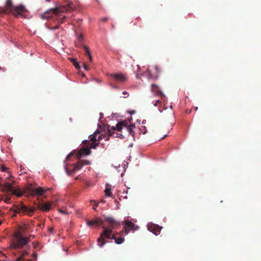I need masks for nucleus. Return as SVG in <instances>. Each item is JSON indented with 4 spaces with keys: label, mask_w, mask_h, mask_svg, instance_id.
<instances>
[{
    "label": "nucleus",
    "mask_w": 261,
    "mask_h": 261,
    "mask_svg": "<svg viewBox=\"0 0 261 261\" xmlns=\"http://www.w3.org/2000/svg\"><path fill=\"white\" fill-rule=\"evenodd\" d=\"M10 200V198H7L5 199L4 201L6 203H9V201Z\"/></svg>",
    "instance_id": "obj_32"
},
{
    "label": "nucleus",
    "mask_w": 261,
    "mask_h": 261,
    "mask_svg": "<svg viewBox=\"0 0 261 261\" xmlns=\"http://www.w3.org/2000/svg\"><path fill=\"white\" fill-rule=\"evenodd\" d=\"M59 211L60 213H63V214H67V212H66L65 211H64V210H61V209H60L59 210Z\"/></svg>",
    "instance_id": "obj_29"
},
{
    "label": "nucleus",
    "mask_w": 261,
    "mask_h": 261,
    "mask_svg": "<svg viewBox=\"0 0 261 261\" xmlns=\"http://www.w3.org/2000/svg\"><path fill=\"white\" fill-rule=\"evenodd\" d=\"M147 227L148 230L153 232L155 235H158L160 233L161 230L162 228V227L153 223L148 224L147 225Z\"/></svg>",
    "instance_id": "obj_14"
},
{
    "label": "nucleus",
    "mask_w": 261,
    "mask_h": 261,
    "mask_svg": "<svg viewBox=\"0 0 261 261\" xmlns=\"http://www.w3.org/2000/svg\"><path fill=\"white\" fill-rule=\"evenodd\" d=\"M33 245H34V247L36 248L38 245V242H36V243L34 242Z\"/></svg>",
    "instance_id": "obj_37"
},
{
    "label": "nucleus",
    "mask_w": 261,
    "mask_h": 261,
    "mask_svg": "<svg viewBox=\"0 0 261 261\" xmlns=\"http://www.w3.org/2000/svg\"><path fill=\"white\" fill-rule=\"evenodd\" d=\"M5 190L8 192H12V194L16 195L18 197H21L24 194V192H21L19 189H14L13 186L9 182H6L4 186Z\"/></svg>",
    "instance_id": "obj_10"
},
{
    "label": "nucleus",
    "mask_w": 261,
    "mask_h": 261,
    "mask_svg": "<svg viewBox=\"0 0 261 261\" xmlns=\"http://www.w3.org/2000/svg\"><path fill=\"white\" fill-rule=\"evenodd\" d=\"M110 76L118 83H123L126 81V77L121 73H113Z\"/></svg>",
    "instance_id": "obj_15"
},
{
    "label": "nucleus",
    "mask_w": 261,
    "mask_h": 261,
    "mask_svg": "<svg viewBox=\"0 0 261 261\" xmlns=\"http://www.w3.org/2000/svg\"><path fill=\"white\" fill-rule=\"evenodd\" d=\"M125 231L126 233L130 230H136L139 228L138 226H136L133 223L129 221H125Z\"/></svg>",
    "instance_id": "obj_16"
},
{
    "label": "nucleus",
    "mask_w": 261,
    "mask_h": 261,
    "mask_svg": "<svg viewBox=\"0 0 261 261\" xmlns=\"http://www.w3.org/2000/svg\"><path fill=\"white\" fill-rule=\"evenodd\" d=\"M108 20V17H103L101 19V20L103 22H106Z\"/></svg>",
    "instance_id": "obj_28"
},
{
    "label": "nucleus",
    "mask_w": 261,
    "mask_h": 261,
    "mask_svg": "<svg viewBox=\"0 0 261 261\" xmlns=\"http://www.w3.org/2000/svg\"><path fill=\"white\" fill-rule=\"evenodd\" d=\"M116 129L118 132H120L123 128H125L130 135H132L133 136H134L133 129L135 128L134 125L131 124L128 125L127 122L124 121L118 122L116 125Z\"/></svg>",
    "instance_id": "obj_8"
},
{
    "label": "nucleus",
    "mask_w": 261,
    "mask_h": 261,
    "mask_svg": "<svg viewBox=\"0 0 261 261\" xmlns=\"http://www.w3.org/2000/svg\"><path fill=\"white\" fill-rule=\"evenodd\" d=\"M106 221L108 223V226L102 227L103 231L97 239L98 246L102 247L107 243L105 238L114 239L117 244H121L124 240V238L122 237L117 238L115 233L112 235V230L117 229L120 226V222L116 221L112 217H106Z\"/></svg>",
    "instance_id": "obj_1"
},
{
    "label": "nucleus",
    "mask_w": 261,
    "mask_h": 261,
    "mask_svg": "<svg viewBox=\"0 0 261 261\" xmlns=\"http://www.w3.org/2000/svg\"><path fill=\"white\" fill-rule=\"evenodd\" d=\"M84 48L85 49V54H86V55L88 56L89 55H90V50L88 48V47L86 46V45H84L83 46Z\"/></svg>",
    "instance_id": "obj_23"
},
{
    "label": "nucleus",
    "mask_w": 261,
    "mask_h": 261,
    "mask_svg": "<svg viewBox=\"0 0 261 261\" xmlns=\"http://www.w3.org/2000/svg\"><path fill=\"white\" fill-rule=\"evenodd\" d=\"M105 192V194L106 196H112L111 189L106 187Z\"/></svg>",
    "instance_id": "obj_21"
},
{
    "label": "nucleus",
    "mask_w": 261,
    "mask_h": 261,
    "mask_svg": "<svg viewBox=\"0 0 261 261\" xmlns=\"http://www.w3.org/2000/svg\"><path fill=\"white\" fill-rule=\"evenodd\" d=\"M90 162L88 160H81L79 161L76 164L73 165V168L72 169H69L67 167H65L66 173L68 175L72 174L76 171L80 170L84 165H90Z\"/></svg>",
    "instance_id": "obj_7"
},
{
    "label": "nucleus",
    "mask_w": 261,
    "mask_h": 261,
    "mask_svg": "<svg viewBox=\"0 0 261 261\" xmlns=\"http://www.w3.org/2000/svg\"><path fill=\"white\" fill-rule=\"evenodd\" d=\"M88 58H89V60H90L91 62H92V56L91 55V54H90V55H88Z\"/></svg>",
    "instance_id": "obj_33"
},
{
    "label": "nucleus",
    "mask_w": 261,
    "mask_h": 261,
    "mask_svg": "<svg viewBox=\"0 0 261 261\" xmlns=\"http://www.w3.org/2000/svg\"><path fill=\"white\" fill-rule=\"evenodd\" d=\"M194 109L195 111H197L198 110V107H194Z\"/></svg>",
    "instance_id": "obj_40"
},
{
    "label": "nucleus",
    "mask_w": 261,
    "mask_h": 261,
    "mask_svg": "<svg viewBox=\"0 0 261 261\" xmlns=\"http://www.w3.org/2000/svg\"><path fill=\"white\" fill-rule=\"evenodd\" d=\"M69 60L72 63L73 65L76 69H79L80 68V66L79 63L76 61V59L74 58H70Z\"/></svg>",
    "instance_id": "obj_20"
},
{
    "label": "nucleus",
    "mask_w": 261,
    "mask_h": 261,
    "mask_svg": "<svg viewBox=\"0 0 261 261\" xmlns=\"http://www.w3.org/2000/svg\"><path fill=\"white\" fill-rule=\"evenodd\" d=\"M28 242L27 238L22 237L19 234H15L12 242L11 248L13 249H21L27 245Z\"/></svg>",
    "instance_id": "obj_5"
},
{
    "label": "nucleus",
    "mask_w": 261,
    "mask_h": 261,
    "mask_svg": "<svg viewBox=\"0 0 261 261\" xmlns=\"http://www.w3.org/2000/svg\"><path fill=\"white\" fill-rule=\"evenodd\" d=\"M35 238V236L34 235H30V237L29 238H27L28 240L29 239H34Z\"/></svg>",
    "instance_id": "obj_35"
},
{
    "label": "nucleus",
    "mask_w": 261,
    "mask_h": 261,
    "mask_svg": "<svg viewBox=\"0 0 261 261\" xmlns=\"http://www.w3.org/2000/svg\"><path fill=\"white\" fill-rule=\"evenodd\" d=\"M151 91L155 95H160L161 96H165L163 92L160 90L159 86L155 84L151 85Z\"/></svg>",
    "instance_id": "obj_18"
},
{
    "label": "nucleus",
    "mask_w": 261,
    "mask_h": 261,
    "mask_svg": "<svg viewBox=\"0 0 261 261\" xmlns=\"http://www.w3.org/2000/svg\"><path fill=\"white\" fill-rule=\"evenodd\" d=\"M28 261H32V259H29Z\"/></svg>",
    "instance_id": "obj_46"
},
{
    "label": "nucleus",
    "mask_w": 261,
    "mask_h": 261,
    "mask_svg": "<svg viewBox=\"0 0 261 261\" xmlns=\"http://www.w3.org/2000/svg\"><path fill=\"white\" fill-rule=\"evenodd\" d=\"M122 94L124 95V97L125 98L127 97L128 96V93L126 91L123 92Z\"/></svg>",
    "instance_id": "obj_26"
},
{
    "label": "nucleus",
    "mask_w": 261,
    "mask_h": 261,
    "mask_svg": "<svg viewBox=\"0 0 261 261\" xmlns=\"http://www.w3.org/2000/svg\"><path fill=\"white\" fill-rule=\"evenodd\" d=\"M98 203H96L94 205V206H93V208L95 210H96V208L98 206Z\"/></svg>",
    "instance_id": "obj_36"
},
{
    "label": "nucleus",
    "mask_w": 261,
    "mask_h": 261,
    "mask_svg": "<svg viewBox=\"0 0 261 261\" xmlns=\"http://www.w3.org/2000/svg\"><path fill=\"white\" fill-rule=\"evenodd\" d=\"M95 202V203L96 202H95V201H94V200H91V202Z\"/></svg>",
    "instance_id": "obj_42"
},
{
    "label": "nucleus",
    "mask_w": 261,
    "mask_h": 261,
    "mask_svg": "<svg viewBox=\"0 0 261 261\" xmlns=\"http://www.w3.org/2000/svg\"><path fill=\"white\" fill-rule=\"evenodd\" d=\"M100 135H99H99H97L96 136V138H98V136H100Z\"/></svg>",
    "instance_id": "obj_41"
},
{
    "label": "nucleus",
    "mask_w": 261,
    "mask_h": 261,
    "mask_svg": "<svg viewBox=\"0 0 261 261\" xmlns=\"http://www.w3.org/2000/svg\"><path fill=\"white\" fill-rule=\"evenodd\" d=\"M28 254V252H27V251H23V252H22V254H21V256H20V257H18L17 259H19V258H20V261H22V260L23 259V257H24L25 255H27V254Z\"/></svg>",
    "instance_id": "obj_22"
},
{
    "label": "nucleus",
    "mask_w": 261,
    "mask_h": 261,
    "mask_svg": "<svg viewBox=\"0 0 261 261\" xmlns=\"http://www.w3.org/2000/svg\"><path fill=\"white\" fill-rule=\"evenodd\" d=\"M101 202H105V201H103V200H101Z\"/></svg>",
    "instance_id": "obj_44"
},
{
    "label": "nucleus",
    "mask_w": 261,
    "mask_h": 261,
    "mask_svg": "<svg viewBox=\"0 0 261 261\" xmlns=\"http://www.w3.org/2000/svg\"><path fill=\"white\" fill-rule=\"evenodd\" d=\"M28 191L29 194L32 196H41L43 194L46 190L41 187H38L37 188H29L28 189Z\"/></svg>",
    "instance_id": "obj_12"
},
{
    "label": "nucleus",
    "mask_w": 261,
    "mask_h": 261,
    "mask_svg": "<svg viewBox=\"0 0 261 261\" xmlns=\"http://www.w3.org/2000/svg\"><path fill=\"white\" fill-rule=\"evenodd\" d=\"M91 153L90 148L88 147H82L79 150V154L80 155H89Z\"/></svg>",
    "instance_id": "obj_19"
},
{
    "label": "nucleus",
    "mask_w": 261,
    "mask_h": 261,
    "mask_svg": "<svg viewBox=\"0 0 261 261\" xmlns=\"http://www.w3.org/2000/svg\"><path fill=\"white\" fill-rule=\"evenodd\" d=\"M11 210L15 213L22 215L27 214L29 216H31L35 212L36 209L34 207H28L23 203L20 202L17 204L14 205Z\"/></svg>",
    "instance_id": "obj_4"
},
{
    "label": "nucleus",
    "mask_w": 261,
    "mask_h": 261,
    "mask_svg": "<svg viewBox=\"0 0 261 261\" xmlns=\"http://www.w3.org/2000/svg\"><path fill=\"white\" fill-rule=\"evenodd\" d=\"M51 205L49 202H46L43 204L38 203L37 204V208L42 210L43 212H48L50 210Z\"/></svg>",
    "instance_id": "obj_17"
},
{
    "label": "nucleus",
    "mask_w": 261,
    "mask_h": 261,
    "mask_svg": "<svg viewBox=\"0 0 261 261\" xmlns=\"http://www.w3.org/2000/svg\"><path fill=\"white\" fill-rule=\"evenodd\" d=\"M9 170V168L5 167L4 166H2V171L7 172Z\"/></svg>",
    "instance_id": "obj_25"
},
{
    "label": "nucleus",
    "mask_w": 261,
    "mask_h": 261,
    "mask_svg": "<svg viewBox=\"0 0 261 261\" xmlns=\"http://www.w3.org/2000/svg\"><path fill=\"white\" fill-rule=\"evenodd\" d=\"M161 72V70L158 65L153 66L152 69L149 68L147 69L148 75L150 79H158Z\"/></svg>",
    "instance_id": "obj_9"
},
{
    "label": "nucleus",
    "mask_w": 261,
    "mask_h": 261,
    "mask_svg": "<svg viewBox=\"0 0 261 261\" xmlns=\"http://www.w3.org/2000/svg\"><path fill=\"white\" fill-rule=\"evenodd\" d=\"M25 12H27V9L24 6L19 5L14 6L12 0H7L5 7H0V14L11 13L15 16L18 17L22 16Z\"/></svg>",
    "instance_id": "obj_2"
},
{
    "label": "nucleus",
    "mask_w": 261,
    "mask_h": 261,
    "mask_svg": "<svg viewBox=\"0 0 261 261\" xmlns=\"http://www.w3.org/2000/svg\"><path fill=\"white\" fill-rule=\"evenodd\" d=\"M58 27H59V26H58V25H57V26H56L55 28H52L51 29H52V30H55V29H58Z\"/></svg>",
    "instance_id": "obj_38"
},
{
    "label": "nucleus",
    "mask_w": 261,
    "mask_h": 261,
    "mask_svg": "<svg viewBox=\"0 0 261 261\" xmlns=\"http://www.w3.org/2000/svg\"><path fill=\"white\" fill-rule=\"evenodd\" d=\"M37 253H34L32 254V257H33V258H34L36 260V259H37Z\"/></svg>",
    "instance_id": "obj_30"
},
{
    "label": "nucleus",
    "mask_w": 261,
    "mask_h": 261,
    "mask_svg": "<svg viewBox=\"0 0 261 261\" xmlns=\"http://www.w3.org/2000/svg\"><path fill=\"white\" fill-rule=\"evenodd\" d=\"M75 7L72 2H69L66 6L56 7L51 9L40 15L42 19H47L51 17L53 14L57 15L60 13L68 12L73 10Z\"/></svg>",
    "instance_id": "obj_3"
},
{
    "label": "nucleus",
    "mask_w": 261,
    "mask_h": 261,
    "mask_svg": "<svg viewBox=\"0 0 261 261\" xmlns=\"http://www.w3.org/2000/svg\"><path fill=\"white\" fill-rule=\"evenodd\" d=\"M100 131L96 130L94 132V133L91 135H90L89 138L90 140L92 142L90 144V148H96L97 146L98 145V143H96V142H99L102 138H106L107 136L105 134H101L99 136L98 138H96V136L100 134Z\"/></svg>",
    "instance_id": "obj_6"
},
{
    "label": "nucleus",
    "mask_w": 261,
    "mask_h": 261,
    "mask_svg": "<svg viewBox=\"0 0 261 261\" xmlns=\"http://www.w3.org/2000/svg\"><path fill=\"white\" fill-rule=\"evenodd\" d=\"M117 127L112 126L111 128H110V126H108L107 127V132L105 134L107 136L106 140H108L110 136H113L115 138L119 137L121 139H122L123 138V136L122 134L119 133H116V136H114L115 134V130H117Z\"/></svg>",
    "instance_id": "obj_11"
},
{
    "label": "nucleus",
    "mask_w": 261,
    "mask_h": 261,
    "mask_svg": "<svg viewBox=\"0 0 261 261\" xmlns=\"http://www.w3.org/2000/svg\"><path fill=\"white\" fill-rule=\"evenodd\" d=\"M87 224L88 226H90L94 225L97 226L102 225V227L105 226V225H108V223L106 221V218L105 219H102L101 218H97L94 220L87 221Z\"/></svg>",
    "instance_id": "obj_13"
},
{
    "label": "nucleus",
    "mask_w": 261,
    "mask_h": 261,
    "mask_svg": "<svg viewBox=\"0 0 261 261\" xmlns=\"http://www.w3.org/2000/svg\"><path fill=\"white\" fill-rule=\"evenodd\" d=\"M83 38V36L82 35H81L79 37V40H81Z\"/></svg>",
    "instance_id": "obj_39"
},
{
    "label": "nucleus",
    "mask_w": 261,
    "mask_h": 261,
    "mask_svg": "<svg viewBox=\"0 0 261 261\" xmlns=\"http://www.w3.org/2000/svg\"><path fill=\"white\" fill-rule=\"evenodd\" d=\"M97 3H99L98 0H96Z\"/></svg>",
    "instance_id": "obj_47"
},
{
    "label": "nucleus",
    "mask_w": 261,
    "mask_h": 261,
    "mask_svg": "<svg viewBox=\"0 0 261 261\" xmlns=\"http://www.w3.org/2000/svg\"><path fill=\"white\" fill-rule=\"evenodd\" d=\"M142 128H140L141 132L143 133V134H145L147 132V130L145 126H142Z\"/></svg>",
    "instance_id": "obj_24"
},
{
    "label": "nucleus",
    "mask_w": 261,
    "mask_h": 261,
    "mask_svg": "<svg viewBox=\"0 0 261 261\" xmlns=\"http://www.w3.org/2000/svg\"><path fill=\"white\" fill-rule=\"evenodd\" d=\"M84 67L85 69H86V70H88L89 69L88 66L86 64H84Z\"/></svg>",
    "instance_id": "obj_34"
},
{
    "label": "nucleus",
    "mask_w": 261,
    "mask_h": 261,
    "mask_svg": "<svg viewBox=\"0 0 261 261\" xmlns=\"http://www.w3.org/2000/svg\"><path fill=\"white\" fill-rule=\"evenodd\" d=\"M166 136H167V135H165L164 137L162 138V139L164 138Z\"/></svg>",
    "instance_id": "obj_43"
},
{
    "label": "nucleus",
    "mask_w": 261,
    "mask_h": 261,
    "mask_svg": "<svg viewBox=\"0 0 261 261\" xmlns=\"http://www.w3.org/2000/svg\"><path fill=\"white\" fill-rule=\"evenodd\" d=\"M2 224V221H0V225Z\"/></svg>",
    "instance_id": "obj_45"
},
{
    "label": "nucleus",
    "mask_w": 261,
    "mask_h": 261,
    "mask_svg": "<svg viewBox=\"0 0 261 261\" xmlns=\"http://www.w3.org/2000/svg\"><path fill=\"white\" fill-rule=\"evenodd\" d=\"M159 103H160V101L159 100H156L154 105V106H157Z\"/></svg>",
    "instance_id": "obj_31"
},
{
    "label": "nucleus",
    "mask_w": 261,
    "mask_h": 261,
    "mask_svg": "<svg viewBox=\"0 0 261 261\" xmlns=\"http://www.w3.org/2000/svg\"><path fill=\"white\" fill-rule=\"evenodd\" d=\"M65 16H64V17H63L62 18H61L60 19V20H59V21H60V23H63V22H64V20H65Z\"/></svg>",
    "instance_id": "obj_27"
}]
</instances>
